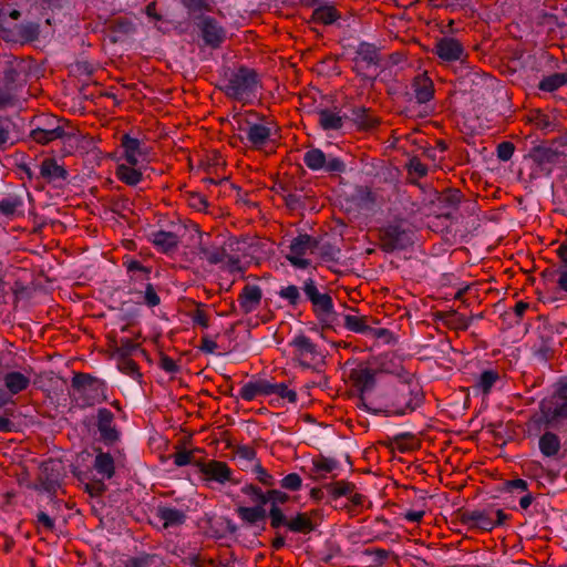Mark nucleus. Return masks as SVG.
I'll return each mask as SVG.
<instances>
[{"label": "nucleus", "instance_id": "nucleus-1", "mask_svg": "<svg viewBox=\"0 0 567 567\" xmlns=\"http://www.w3.org/2000/svg\"><path fill=\"white\" fill-rule=\"evenodd\" d=\"M383 406L380 411L393 415H404L415 411L423 402V393L420 385L412 381H396L393 385L383 390Z\"/></svg>", "mask_w": 567, "mask_h": 567}, {"label": "nucleus", "instance_id": "nucleus-2", "mask_svg": "<svg viewBox=\"0 0 567 567\" xmlns=\"http://www.w3.org/2000/svg\"><path fill=\"white\" fill-rule=\"evenodd\" d=\"M539 423L546 429H567V382L559 384L539 405Z\"/></svg>", "mask_w": 567, "mask_h": 567}, {"label": "nucleus", "instance_id": "nucleus-3", "mask_svg": "<svg viewBox=\"0 0 567 567\" xmlns=\"http://www.w3.org/2000/svg\"><path fill=\"white\" fill-rule=\"evenodd\" d=\"M234 123L236 130L240 133L241 141H247L254 148L264 147L270 138L271 124L260 118L256 112L249 111L236 114Z\"/></svg>", "mask_w": 567, "mask_h": 567}, {"label": "nucleus", "instance_id": "nucleus-4", "mask_svg": "<svg viewBox=\"0 0 567 567\" xmlns=\"http://www.w3.org/2000/svg\"><path fill=\"white\" fill-rule=\"evenodd\" d=\"M72 388L76 394V400L81 401L83 406H93L107 400L106 383L87 373L74 374Z\"/></svg>", "mask_w": 567, "mask_h": 567}, {"label": "nucleus", "instance_id": "nucleus-5", "mask_svg": "<svg viewBox=\"0 0 567 567\" xmlns=\"http://www.w3.org/2000/svg\"><path fill=\"white\" fill-rule=\"evenodd\" d=\"M258 86L257 73L248 68H239L228 79L224 91L228 97L246 103L256 96Z\"/></svg>", "mask_w": 567, "mask_h": 567}, {"label": "nucleus", "instance_id": "nucleus-6", "mask_svg": "<svg viewBox=\"0 0 567 567\" xmlns=\"http://www.w3.org/2000/svg\"><path fill=\"white\" fill-rule=\"evenodd\" d=\"M303 291L311 301L313 312L320 322L331 326L334 320L333 301L328 293L319 292L313 279H307L303 284Z\"/></svg>", "mask_w": 567, "mask_h": 567}, {"label": "nucleus", "instance_id": "nucleus-7", "mask_svg": "<svg viewBox=\"0 0 567 567\" xmlns=\"http://www.w3.org/2000/svg\"><path fill=\"white\" fill-rule=\"evenodd\" d=\"M293 358L305 368H310L322 361L323 355L311 339L305 334L296 336L291 342Z\"/></svg>", "mask_w": 567, "mask_h": 567}, {"label": "nucleus", "instance_id": "nucleus-8", "mask_svg": "<svg viewBox=\"0 0 567 567\" xmlns=\"http://www.w3.org/2000/svg\"><path fill=\"white\" fill-rule=\"evenodd\" d=\"M305 165L311 171H324L331 174L342 173L346 164L339 157L326 155L320 148H310L303 155Z\"/></svg>", "mask_w": 567, "mask_h": 567}, {"label": "nucleus", "instance_id": "nucleus-9", "mask_svg": "<svg viewBox=\"0 0 567 567\" xmlns=\"http://www.w3.org/2000/svg\"><path fill=\"white\" fill-rule=\"evenodd\" d=\"M316 248V239L306 234L299 235L292 239L286 257L295 267L305 269L310 265L307 256L313 254Z\"/></svg>", "mask_w": 567, "mask_h": 567}, {"label": "nucleus", "instance_id": "nucleus-10", "mask_svg": "<svg viewBox=\"0 0 567 567\" xmlns=\"http://www.w3.org/2000/svg\"><path fill=\"white\" fill-rule=\"evenodd\" d=\"M379 238L382 250L386 252L404 249L413 241L411 233L399 225H389L380 229Z\"/></svg>", "mask_w": 567, "mask_h": 567}, {"label": "nucleus", "instance_id": "nucleus-11", "mask_svg": "<svg viewBox=\"0 0 567 567\" xmlns=\"http://www.w3.org/2000/svg\"><path fill=\"white\" fill-rule=\"evenodd\" d=\"M349 379L352 382L353 386H355L361 393L362 404L369 411H373L374 413L380 412V409H374L368 405V398L365 394L372 390L375 383V373L368 367L359 365L350 371Z\"/></svg>", "mask_w": 567, "mask_h": 567}, {"label": "nucleus", "instance_id": "nucleus-12", "mask_svg": "<svg viewBox=\"0 0 567 567\" xmlns=\"http://www.w3.org/2000/svg\"><path fill=\"white\" fill-rule=\"evenodd\" d=\"M556 429H546L538 437V450L545 458L560 460L563 454V442Z\"/></svg>", "mask_w": 567, "mask_h": 567}, {"label": "nucleus", "instance_id": "nucleus-13", "mask_svg": "<svg viewBox=\"0 0 567 567\" xmlns=\"http://www.w3.org/2000/svg\"><path fill=\"white\" fill-rule=\"evenodd\" d=\"M196 466L199 472L204 475L206 481H214L219 484H225L231 480L230 467L221 461H208V462H196Z\"/></svg>", "mask_w": 567, "mask_h": 567}, {"label": "nucleus", "instance_id": "nucleus-14", "mask_svg": "<svg viewBox=\"0 0 567 567\" xmlns=\"http://www.w3.org/2000/svg\"><path fill=\"white\" fill-rule=\"evenodd\" d=\"M435 53L445 62H454L465 56V49L457 39L445 37L436 42Z\"/></svg>", "mask_w": 567, "mask_h": 567}, {"label": "nucleus", "instance_id": "nucleus-15", "mask_svg": "<svg viewBox=\"0 0 567 567\" xmlns=\"http://www.w3.org/2000/svg\"><path fill=\"white\" fill-rule=\"evenodd\" d=\"M289 495L279 489H269L266 492V504L271 503L269 511L270 526L272 528H279L285 523V514L280 509L279 505H282L289 501Z\"/></svg>", "mask_w": 567, "mask_h": 567}, {"label": "nucleus", "instance_id": "nucleus-16", "mask_svg": "<svg viewBox=\"0 0 567 567\" xmlns=\"http://www.w3.org/2000/svg\"><path fill=\"white\" fill-rule=\"evenodd\" d=\"M262 290L257 285H246L238 296L240 311L245 315L254 312L260 306Z\"/></svg>", "mask_w": 567, "mask_h": 567}, {"label": "nucleus", "instance_id": "nucleus-17", "mask_svg": "<svg viewBox=\"0 0 567 567\" xmlns=\"http://www.w3.org/2000/svg\"><path fill=\"white\" fill-rule=\"evenodd\" d=\"M97 429L101 439L106 443H113L118 439V432L114 425V414L105 408L97 411Z\"/></svg>", "mask_w": 567, "mask_h": 567}, {"label": "nucleus", "instance_id": "nucleus-18", "mask_svg": "<svg viewBox=\"0 0 567 567\" xmlns=\"http://www.w3.org/2000/svg\"><path fill=\"white\" fill-rule=\"evenodd\" d=\"M121 145L123 147V158L133 166H137L146 155L142 148V142L128 134L122 136Z\"/></svg>", "mask_w": 567, "mask_h": 567}, {"label": "nucleus", "instance_id": "nucleus-19", "mask_svg": "<svg viewBox=\"0 0 567 567\" xmlns=\"http://www.w3.org/2000/svg\"><path fill=\"white\" fill-rule=\"evenodd\" d=\"M200 31L207 45L217 48L224 41L225 32L223 28L210 17H205L202 20Z\"/></svg>", "mask_w": 567, "mask_h": 567}, {"label": "nucleus", "instance_id": "nucleus-20", "mask_svg": "<svg viewBox=\"0 0 567 567\" xmlns=\"http://www.w3.org/2000/svg\"><path fill=\"white\" fill-rule=\"evenodd\" d=\"M226 250L217 245L209 243V235L200 236L198 245V255L200 259L206 260L210 265H218L225 258Z\"/></svg>", "mask_w": 567, "mask_h": 567}, {"label": "nucleus", "instance_id": "nucleus-21", "mask_svg": "<svg viewBox=\"0 0 567 567\" xmlns=\"http://www.w3.org/2000/svg\"><path fill=\"white\" fill-rule=\"evenodd\" d=\"M529 156L547 174L551 172L553 165L559 159V154L556 151L542 146L533 148Z\"/></svg>", "mask_w": 567, "mask_h": 567}, {"label": "nucleus", "instance_id": "nucleus-22", "mask_svg": "<svg viewBox=\"0 0 567 567\" xmlns=\"http://www.w3.org/2000/svg\"><path fill=\"white\" fill-rule=\"evenodd\" d=\"M412 90L417 103H426L434 95L433 81L426 74H420L414 78Z\"/></svg>", "mask_w": 567, "mask_h": 567}, {"label": "nucleus", "instance_id": "nucleus-23", "mask_svg": "<svg viewBox=\"0 0 567 567\" xmlns=\"http://www.w3.org/2000/svg\"><path fill=\"white\" fill-rule=\"evenodd\" d=\"M463 522L472 527H476L486 532H491L494 528L492 523V511H467L463 514Z\"/></svg>", "mask_w": 567, "mask_h": 567}, {"label": "nucleus", "instance_id": "nucleus-24", "mask_svg": "<svg viewBox=\"0 0 567 567\" xmlns=\"http://www.w3.org/2000/svg\"><path fill=\"white\" fill-rule=\"evenodd\" d=\"M269 384L270 382L265 379L249 381L241 386L239 396L247 402L254 401L258 396H268Z\"/></svg>", "mask_w": 567, "mask_h": 567}, {"label": "nucleus", "instance_id": "nucleus-25", "mask_svg": "<svg viewBox=\"0 0 567 567\" xmlns=\"http://www.w3.org/2000/svg\"><path fill=\"white\" fill-rule=\"evenodd\" d=\"M150 240L162 252H169L177 248L179 238L173 231L156 230L151 233Z\"/></svg>", "mask_w": 567, "mask_h": 567}, {"label": "nucleus", "instance_id": "nucleus-26", "mask_svg": "<svg viewBox=\"0 0 567 567\" xmlns=\"http://www.w3.org/2000/svg\"><path fill=\"white\" fill-rule=\"evenodd\" d=\"M282 526H286L290 532L298 534H309L316 528V525L311 519V514L307 512L298 513L290 519L285 516V523Z\"/></svg>", "mask_w": 567, "mask_h": 567}, {"label": "nucleus", "instance_id": "nucleus-27", "mask_svg": "<svg viewBox=\"0 0 567 567\" xmlns=\"http://www.w3.org/2000/svg\"><path fill=\"white\" fill-rule=\"evenodd\" d=\"M40 175L48 182L65 181L66 169L54 158H45L40 165Z\"/></svg>", "mask_w": 567, "mask_h": 567}, {"label": "nucleus", "instance_id": "nucleus-28", "mask_svg": "<svg viewBox=\"0 0 567 567\" xmlns=\"http://www.w3.org/2000/svg\"><path fill=\"white\" fill-rule=\"evenodd\" d=\"M31 138L42 145L49 144L55 140L64 138L69 136L62 126L58 125L52 128L37 127L30 133Z\"/></svg>", "mask_w": 567, "mask_h": 567}, {"label": "nucleus", "instance_id": "nucleus-29", "mask_svg": "<svg viewBox=\"0 0 567 567\" xmlns=\"http://www.w3.org/2000/svg\"><path fill=\"white\" fill-rule=\"evenodd\" d=\"M341 18L340 12L331 4L317 7L311 16V22L330 25Z\"/></svg>", "mask_w": 567, "mask_h": 567}, {"label": "nucleus", "instance_id": "nucleus-30", "mask_svg": "<svg viewBox=\"0 0 567 567\" xmlns=\"http://www.w3.org/2000/svg\"><path fill=\"white\" fill-rule=\"evenodd\" d=\"M3 383L9 393L14 395L28 389L30 378L21 372H8L3 377Z\"/></svg>", "mask_w": 567, "mask_h": 567}, {"label": "nucleus", "instance_id": "nucleus-31", "mask_svg": "<svg viewBox=\"0 0 567 567\" xmlns=\"http://www.w3.org/2000/svg\"><path fill=\"white\" fill-rule=\"evenodd\" d=\"M115 174L121 182L130 186L137 185L143 178L141 169L126 162L117 165Z\"/></svg>", "mask_w": 567, "mask_h": 567}, {"label": "nucleus", "instance_id": "nucleus-32", "mask_svg": "<svg viewBox=\"0 0 567 567\" xmlns=\"http://www.w3.org/2000/svg\"><path fill=\"white\" fill-rule=\"evenodd\" d=\"M353 123L360 130H370L378 124V120L369 109L363 106L353 107L351 111Z\"/></svg>", "mask_w": 567, "mask_h": 567}, {"label": "nucleus", "instance_id": "nucleus-33", "mask_svg": "<svg viewBox=\"0 0 567 567\" xmlns=\"http://www.w3.org/2000/svg\"><path fill=\"white\" fill-rule=\"evenodd\" d=\"M157 516L163 523L164 528L179 526L186 519V515L182 511L172 507L158 508Z\"/></svg>", "mask_w": 567, "mask_h": 567}, {"label": "nucleus", "instance_id": "nucleus-34", "mask_svg": "<svg viewBox=\"0 0 567 567\" xmlns=\"http://www.w3.org/2000/svg\"><path fill=\"white\" fill-rule=\"evenodd\" d=\"M319 124L324 131H338L343 126V116L332 110H321L318 113Z\"/></svg>", "mask_w": 567, "mask_h": 567}, {"label": "nucleus", "instance_id": "nucleus-35", "mask_svg": "<svg viewBox=\"0 0 567 567\" xmlns=\"http://www.w3.org/2000/svg\"><path fill=\"white\" fill-rule=\"evenodd\" d=\"M94 468L99 474L103 475L104 478L110 480L111 477H113L115 466L112 455L103 452L99 453L95 456Z\"/></svg>", "mask_w": 567, "mask_h": 567}, {"label": "nucleus", "instance_id": "nucleus-36", "mask_svg": "<svg viewBox=\"0 0 567 567\" xmlns=\"http://www.w3.org/2000/svg\"><path fill=\"white\" fill-rule=\"evenodd\" d=\"M239 518L248 524H256L266 517V509L264 505H257L254 507L240 506L237 508Z\"/></svg>", "mask_w": 567, "mask_h": 567}, {"label": "nucleus", "instance_id": "nucleus-37", "mask_svg": "<svg viewBox=\"0 0 567 567\" xmlns=\"http://www.w3.org/2000/svg\"><path fill=\"white\" fill-rule=\"evenodd\" d=\"M498 379L499 374L497 371L485 370L480 374L473 388L474 390L480 391L483 394H488L494 384L498 381Z\"/></svg>", "mask_w": 567, "mask_h": 567}, {"label": "nucleus", "instance_id": "nucleus-38", "mask_svg": "<svg viewBox=\"0 0 567 567\" xmlns=\"http://www.w3.org/2000/svg\"><path fill=\"white\" fill-rule=\"evenodd\" d=\"M17 103V86L13 82L0 83V110L14 106Z\"/></svg>", "mask_w": 567, "mask_h": 567}, {"label": "nucleus", "instance_id": "nucleus-39", "mask_svg": "<svg viewBox=\"0 0 567 567\" xmlns=\"http://www.w3.org/2000/svg\"><path fill=\"white\" fill-rule=\"evenodd\" d=\"M158 563L161 566H164L163 558L156 554H142L140 556L131 557L126 561H124L123 567H151Z\"/></svg>", "mask_w": 567, "mask_h": 567}, {"label": "nucleus", "instance_id": "nucleus-40", "mask_svg": "<svg viewBox=\"0 0 567 567\" xmlns=\"http://www.w3.org/2000/svg\"><path fill=\"white\" fill-rule=\"evenodd\" d=\"M312 464L315 476L320 478H323L327 473H331L338 467L336 460L323 456L313 460Z\"/></svg>", "mask_w": 567, "mask_h": 567}, {"label": "nucleus", "instance_id": "nucleus-41", "mask_svg": "<svg viewBox=\"0 0 567 567\" xmlns=\"http://www.w3.org/2000/svg\"><path fill=\"white\" fill-rule=\"evenodd\" d=\"M567 83V74L554 73L544 78L539 83V89L546 92H553Z\"/></svg>", "mask_w": 567, "mask_h": 567}, {"label": "nucleus", "instance_id": "nucleus-42", "mask_svg": "<svg viewBox=\"0 0 567 567\" xmlns=\"http://www.w3.org/2000/svg\"><path fill=\"white\" fill-rule=\"evenodd\" d=\"M117 368L122 373L134 380L140 381L142 379V373L140 372L137 363L130 357H120Z\"/></svg>", "mask_w": 567, "mask_h": 567}, {"label": "nucleus", "instance_id": "nucleus-43", "mask_svg": "<svg viewBox=\"0 0 567 567\" xmlns=\"http://www.w3.org/2000/svg\"><path fill=\"white\" fill-rule=\"evenodd\" d=\"M344 327L357 333H365L370 330V327L367 323V318L354 315H347L344 317Z\"/></svg>", "mask_w": 567, "mask_h": 567}, {"label": "nucleus", "instance_id": "nucleus-44", "mask_svg": "<svg viewBox=\"0 0 567 567\" xmlns=\"http://www.w3.org/2000/svg\"><path fill=\"white\" fill-rule=\"evenodd\" d=\"M195 309L189 312L193 323L207 329L209 327V315L205 309L206 306L200 302L195 303Z\"/></svg>", "mask_w": 567, "mask_h": 567}, {"label": "nucleus", "instance_id": "nucleus-45", "mask_svg": "<svg viewBox=\"0 0 567 567\" xmlns=\"http://www.w3.org/2000/svg\"><path fill=\"white\" fill-rule=\"evenodd\" d=\"M269 395L276 394L279 398L287 400L290 403L297 401L296 391L288 388L286 383H271L269 384Z\"/></svg>", "mask_w": 567, "mask_h": 567}, {"label": "nucleus", "instance_id": "nucleus-46", "mask_svg": "<svg viewBox=\"0 0 567 567\" xmlns=\"http://www.w3.org/2000/svg\"><path fill=\"white\" fill-rule=\"evenodd\" d=\"M243 494L250 497L251 502L256 503L257 505H266V493L261 491L260 487L247 484L241 487Z\"/></svg>", "mask_w": 567, "mask_h": 567}, {"label": "nucleus", "instance_id": "nucleus-47", "mask_svg": "<svg viewBox=\"0 0 567 567\" xmlns=\"http://www.w3.org/2000/svg\"><path fill=\"white\" fill-rule=\"evenodd\" d=\"M278 296L289 302L290 306H297L300 302L301 296L299 289L295 285H289L279 290Z\"/></svg>", "mask_w": 567, "mask_h": 567}, {"label": "nucleus", "instance_id": "nucleus-48", "mask_svg": "<svg viewBox=\"0 0 567 567\" xmlns=\"http://www.w3.org/2000/svg\"><path fill=\"white\" fill-rule=\"evenodd\" d=\"M328 491L334 496V497H340V496H349L350 494L353 493L354 491V485L349 483V482H344V481H339V482H336L333 484H330L328 486Z\"/></svg>", "mask_w": 567, "mask_h": 567}, {"label": "nucleus", "instance_id": "nucleus-49", "mask_svg": "<svg viewBox=\"0 0 567 567\" xmlns=\"http://www.w3.org/2000/svg\"><path fill=\"white\" fill-rule=\"evenodd\" d=\"M140 349V344L128 338H121L117 341L116 352L120 357H130L133 352Z\"/></svg>", "mask_w": 567, "mask_h": 567}, {"label": "nucleus", "instance_id": "nucleus-50", "mask_svg": "<svg viewBox=\"0 0 567 567\" xmlns=\"http://www.w3.org/2000/svg\"><path fill=\"white\" fill-rule=\"evenodd\" d=\"M220 262L219 268L221 270L228 271L230 274L243 272V268L240 266V260L237 257L230 256L225 252V258Z\"/></svg>", "mask_w": 567, "mask_h": 567}, {"label": "nucleus", "instance_id": "nucleus-51", "mask_svg": "<svg viewBox=\"0 0 567 567\" xmlns=\"http://www.w3.org/2000/svg\"><path fill=\"white\" fill-rule=\"evenodd\" d=\"M302 485V480L299 474L290 473L280 481V486L288 491H299Z\"/></svg>", "mask_w": 567, "mask_h": 567}, {"label": "nucleus", "instance_id": "nucleus-52", "mask_svg": "<svg viewBox=\"0 0 567 567\" xmlns=\"http://www.w3.org/2000/svg\"><path fill=\"white\" fill-rule=\"evenodd\" d=\"M235 455H236V457H238L240 460H244L247 462H252L256 460L257 453H256V450L254 446L243 444V445H237L235 447Z\"/></svg>", "mask_w": 567, "mask_h": 567}, {"label": "nucleus", "instance_id": "nucleus-53", "mask_svg": "<svg viewBox=\"0 0 567 567\" xmlns=\"http://www.w3.org/2000/svg\"><path fill=\"white\" fill-rule=\"evenodd\" d=\"M188 206L197 212H204L208 207L205 196L198 193H192L187 197Z\"/></svg>", "mask_w": 567, "mask_h": 567}, {"label": "nucleus", "instance_id": "nucleus-54", "mask_svg": "<svg viewBox=\"0 0 567 567\" xmlns=\"http://www.w3.org/2000/svg\"><path fill=\"white\" fill-rule=\"evenodd\" d=\"M38 529L41 532L51 533L54 530V520L44 512H39L37 515Z\"/></svg>", "mask_w": 567, "mask_h": 567}, {"label": "nucleus", "instance_id": "nucleus-55", "mask_svg": "<svg viewBox=\"0 0 567 567\" xmlns=\"http://www.w3.org/2000/svg\"><path fill=\"white\" fill-rule=\"evenodd\" d=\"M20 200L17 198H3L0 200V214L6 216L13 215L20 206Z\"/></svg>", "mask_w": 567, "mask_h": 567}, {"label": "nucleus", "instance_id": "nucleus-56", "mask_svg": "<svg viewBox=\"0 0 567 567\" xmlns=\"http://www.w3.org/2000/svg\"><path fill=\"white\" fill-rule=\"evenodd\" d=\"M195 451H178L173 455L174 464L178 467L188 465L193 462Z\"/></svg>", "mask_w": 567, "mask_h": 567}, {"label": "nucleus", "instance_id": "nucleus-57", "mask_svg": "<svg viewBox=\"0 0 567 567\" xmlns=\"http://www.w3.org/2000/svg\"><path fill=\"white\" fill-rule=\"evenodd\" d=\"M144 302L148 307H156L161 302V298L157 295L156 290L151 284L146 285L145 292H144Z\"/></svg>", "mask_w": 567, "mask_h": 567}, {"label": "nucleus", "instance_id": "nucleus-58", "mask_svg": "<svg viewBox=\"0 0 567 567\" xmlns=\"http://www.w3.org/2000/svg\"><path fill=\"white\" fill-rule=\"evenodd\" d=\"M255 473L257 474V478L260 483L266 486H274L275 478L271 474H269L260 464L255 466Z\"/></svg>", "mask_w": 567, "mask_h": 567}, {"label": "nucleus", "instance_id": "nucleus-59", "mask_svg": "<svg viewBox=\"0 0 567 567\" xmlns=\"http://www.w3.org/2000/svg\"><path fill=\"white\" fill-rule=\"evenodd\" d=\"M514 145L511 142H503L497 146V156L502 161H508L514 154Z\"/></svg>", "mask_w": 567, "mask_h": 567}, {"label": "nucleus", "instance_id": "nucleus-60", "mask_svg": "<svg viewBox=\"0 0 567 567\" xmlns=\"http://www.w3.org/2000/svg\"><path fill=\"white\" fill-rule=\"evenodd\" d=\"M409 171L415 174L417 177H423L427 174V166L423 164L419 158L414 157L409 163Z\"/></svg>", "mask_w": 567, "mask_h": 567}, {"label": "nucleus", "instance_id": "nucleus-61", "mask_svg": "<svg viewBox=\"0 0 567 567\" xmlns=\"http://www.w3.org/2000/svg\"><path fill=\"white\" fill-rule=\"evenodd\" d=\"M530 308V305L525 301H518L514 308L513 313L515 316V322L519 323L526 311Z\"/></svg>", "mask_w": 567, "mask_h": 567}, {"label": "nucleus", "instance_id": "nucleus-62", "mask_svg": "<svg viewBox=\"0 0 567 567\" xmlns=\"http://www.w3.org/2000/svg\"><path fill=\"white\" fill-rule=\"evenodd\" d=\"M506 488L508 491L518 489L522 492H526L528 489V484L525 480L516 478V480L507 481Z\"/></svg>", "mask_w": 567, "mask_h": 567}, {"label": "nucleus", "instance_id": "nucleus-63", "mask_svg": "<svg viewBox=\"0 0 567 567\" xmlns=\"http://www.w3.org/2000/svg\"><path fill=\"white\" fill-rule=\"evenodd\" d=\"M159 365L164 371L169 372V373H174L177 371L176 362L167 355H164L161 358Z\"/></svg>", "mask_w": 567, "mask_h": 567}, {"label": "nucleus", "instance_id": "nucleus-64", "mask_svg": "<svg viewBox=\"0 0 567 567\" xmlns=\"http://www.w3.org/2000/svg\"><path fill=\"white\" fill-rule=\"evenodd\" d=\"M509 515H507L503 509L492 511V523H494V527L503 525Z\"/></svg>", "mask_w": 567, "mask_h": 567}]
</instances>
